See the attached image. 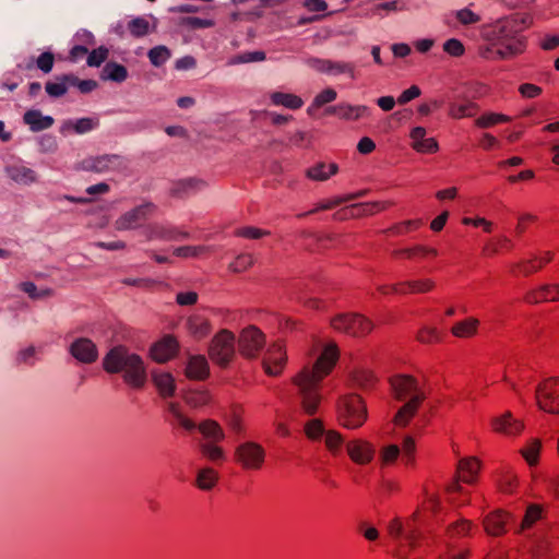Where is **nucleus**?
<instances>
[{"label":"nucleus","instance_id":"obj_1","mask_svg":"<svg viewBox=\"0 0 559 559\" xmlns=\"http://www.w3.org/2000/svg\"><path fill=\"white\" fill-rule=\"evenodd\" d=\"M337 348L334 344L328 345L312 367H305L293 378L298 389L302 411L313 415L321 402L319 386L321 380L329 374L337 359Z\"/></svg>","mask_w":559,"mask_h":559},{"label":"nucleus","instance_id":"obj_2","mask_svg":"<svg viewBox=\"0 0 559 559\" xmlns=\"http://www.w3.org/2000/svg\"><path fill=\"white\" fill-rule=\"evenodd\" d=\"M530 22L528 16L503 17L484 27L483 37L497 47L496 55L500 60L511 59L525 49V37L522 32Z\"/></svg>","mask_w":559,"mask_h":559},{"label":"nucleus","instance_id":"obj_3","mask_svg":"<svg viewBox=\"0 0 559 559\" xmlns=\"http://www.w3.org/2000/svg\"><path fill=\"white\" fill-rule=\"evenodd\" d=\"M393 396L403 405L397 409L393 421L404 427L415 416L419 405L425 401L426 393L418 380L408 374H397L390 380Z\"/></svg>","mask_w":559,"mask_h":559},{"label":"nucleus","instance_id":"obj_4","mask_svg":"<svg viewBox=\"0 0 559 559\" xmlns=\"http://www.w3.org/2000/svg\"><path fill=\"white\" fill-rule=\"evenodd\" d=\"M103 366L109 373L123 371L126 382L134 388H141L145 382L146 373L142 359L122 346L110 349L104 358Z\"/></svg>","mask_w":559,"mask_h":559},{"label":"nucleus","instance_id":"obj_5","mask_svg":"<svg viewBox=\"0 0 559 559\" xmlns=\"http://www.w3.org/2000/svg\"><path fill=\"white\" fill-rule=\"evenodd\" d=\"M308 438L323 441L329 451L345 450L346 454H374L373 447L366 441L352 440L344 441L336 431H326L319 419H311L305 426Z\"/></svg>","mask_w":559,"mask_h":559},{"label":"nucleus","instance_id":"obj_6","mask_svg":"<svg viewBox=\"0 0 559 559\" xmlns=\"http://www.w3.org/2000/svg\"><path fill=\"white\" fill-rule=\"evenodd\" d=\"M388 532L397 544L399 552L396 556L399 559H406L402 554L403 549H415L418 545V540L423 538L421 531L412 520H408L404 524L399 518H395L388 524Z\"/></svg>","mask_w":559,"mask_h":559},{"label":"nucleus","instance_id":"obj_7","mask_svg":"<svg viewBox=\"0 0 559 559\" xmlns=\"http://www.w3.org/2000/svg\"><path fill=\"white\" fill-rule=\"evenodd\" d=\"M338 419L349 429L360 427L367 418L366 405L357 394L342 396L337 404Z\"/></svg>","mask_w":559,"mask_h":559},{"label":"nucleus","instance_id":"obj_8","mask_svg":"<svg viewBox=\"0 0 559 559\" xmlns=\"http://www.w3.org/2000/svg\"><path fill=\"white\" fill-rule=\"evenodd\" d=\"M210 358L221 367H227L235 356V335L228 330H221L209 346Z\"/></svg>","mask_w":559,"mask_h":559},{"label":"nucleus","instance_id":"obj_9","mask_svg":"<svg viewBox=\"0 0 559 559\" xmlns=\"http://www.w3.org/2000/svg\"><path fill=\"white\" fill-rule=\"evenodd\" d=\"M170 413L178 426L182 427L187 431H193L198 428L202 436L212 443H216L224 438V432L221 426L212 419H206L197 426L195 423L187 418L175 404L170 405Z\"/></svg>","mask_w":559,"mask_h":559},{"label":"nucleus","instance_id":"obj_10","mask_svg":"<svg viewBox=\"0 0 559 559\" xmlns=\"http://www.w3.org/2000/svg\"><path fill=\"white\" fill-rule=\"evenodd\" d=\"M472 528V523L463 518L451 519L445 525V538L443 543L447 546L448 559H466L468 557V549H456L453 539L466 536Z\"/></svg>","mask_w":559,"mask_h":559},{"label":"nucleus","instance_id":"obj_11","mask_svg":"<svg viewBox=\"0 0 559 559\" xmlns=\"http://www.w3.org/2000/svg\"><path fill=\"white\" fill-rule=\"evenodd\" d=\"M127 167V160L118 154H105L91 156L80 163V168L85 171L107 173Z\"/></svg>","mask_w":559,"mask_h":559},{"label":"nucleus","instance_id":"obj_12","mask_svg":"<svg viewBox=\"0 0 559 559\" xmlns=\"http://www.w3.org/2000/svg\"><path fill=\"white\" fill-rule=\"evenodd\" d=\"M264 344L265 336L263 332L254 325L243 329L239 335V352L246 358H257Z\"/></svg>","mask_w":559,"mask_h":559},{"label":"nucleus","instance_id":"obj_13","mask_svg":"<svg viewBox=\"0 0 559 559\" xmlns=\"http://www.w3.org/2000/svg\"><path fill=\"white\" fill-rule=\"evenodd\" d=\"M332 326L352 336H362L369 333L373 325L360 314H341L332 320Z\"/></svg>","mask_w":559,"mask_h":559},{"label":"nucleus","instance_id":"obj_14","mask_svg":"<svg viewBox=\"0 0 559 559\" xmlns=\"http://www.w3.org/2000/svg\"><path fill=\"white\" fill-rule=\"evenodd\" d=\"M538 406L548 413H559V379H549L536 390Z\"/></svg>","mask_w":559,"mask_h":559},{"label":"nucleus","instance_id":"obj_15","mask_svg":"<svg viewBox=\"0 0 559 559\" xmlns=\"http://www.w3.org/2000/svg\"><path fill=\"white\" fill-rule=\"evenodd\" d=\"M306 63L313 70L332 74V75H340V74H347L350 79H355V70L356 66L354 62H347V61H333L329 59H320V58H308L306 60Z\"/></svg>","mask_w":559,"mask_h":559},{"label":"nucleus","instance_id":"obj_16","mask_svg":"<svg viewBox=\"0 0 559 559\" xmlns=\"http://www.w3.org/2000/svg\"><path fill=\"white\" fill-rule=\"evenodd\" d=\"M491 430L507 438H515L524 430V421L513 416L511 412H504L490 419Z\"/></svg>","mask_w":559,"mask_h":559},{"label":"nucleus","instance_id":"obj_17","mask_svg":"<svg viewBox=\"0 0 559 559\" xmlns=\"http://www.w3.org/2000/svg\"><path fill=\"white\" fill-rule=\"evenodd\" d=\"M155 210L154 204L144 203L123 213L115 222L117 230H130L138 228Z\"/></svg>","mask_w":559,"mask_h":559},{"label":"nucleus","instance_id":"obj_18","mask_svg":"<svg viewBox=\"0 0 559 559\" xmlns=\"http://www.w3.org/2000/svg\"><path fill=\"white\" fill-rule=\"evenodd\" d=\"M286 362V354L281 343H273L263 357L262 365L269 376H278Z\"/></svg>","mask_w":559,"mask_h":559},{"label":"nucleus","instance_id":"obj_19","mask_svg":"<svg viewBox=\"0 0 559 559\" xmlns=\"http://www.w3.org/2000/svg\"><path fill=\"white\" fill-rule=\"evenodd\" d=\"M70 354L82 364H92L98 357V350L93 341L86 337L76 338L69 347Z\"/></svg>","mask_w":559,"mask_h":559},{"label":"nucleus","instance_id":"obj_20","mask_svg":"<svg viewBox=\"0 0 559 559\" xmlns=\"http://www.w3.org/2000/svg\"><path fill=\"white\" fill-rule=\"evenodd\" d=\"M412 147L418 153L431 154L438 151V142L433 138H426V129L415 127L411 131Z\"/></svg>","mask_w":559,"mask_h":559},{"label":"nucleus","instance_id":"obj_21","mask_svg":"<svg viewBox=\"0 0 559 559\" xmlns=\"http://www.w3.org/2000/svg\"><path fill=\"white\" fill-rule=\"evenodd\" d=\"M177 347V341L173 336H166L152 347L151 356L157 362H166L176 354Z\"/></svg>","mask_w":559,"mask_h":559},{"label":"nucleus","instance_id":"obj_22","mask_svg":"<svg viewBox=\"0 0 559 559\" xmlns=\"http://www.w3.org/2000/svg\"><path fill=\"white\" fill-rule=\"evenodd\" d=\"M8 177L14 182L23 186H31L38 180L37 173L24 165H11L5 167Z\"/></svg>","mask_w":559,"mask_h":559},{"label":"nucleus","instance_id":"obj_23","mask_svg":"<svg viewBox=\"0 0 559 559\" xmlns=\"http://www.w3.org/2000/svg\"><path fill=\"white\" fill-rule=\"evenodd\" d=\"M23 122L27 124L33 132H40L52 127L55 119L51 116H45L38 109H29L23 116Z\"/></svg>","mask_w":559,"mask_h":559},{"label":"nucleus","instance_id":"obj_24","mask_svg":"<svg viewBox=\"0 0 559 559\" xmlns=\"http://www.w3.org/2000/svg\"><path fill=\"white\" fill-rule=\"evenodd\" d=\"M404 287H407L412 293H425L433 287V282L430 280L411 281L399 285L379 286L378 289L382 294H388L389 292L404 294L407 292Z\"/></svg>","mask_w":559,"mask_h":559},{"label":"nucleus","instance_id":"obj_25","mask_svg":"<svg viewBox=\"0 0 559 559\" xmlns=\"http://www.w3.org/2000/svg\"><path fill=\"white\" fill-rule=\"evenodd\" d=\"M146 237L148 240L159 239L165 241H178L179 229L171 225L154 223L146 227Z\"/></svg>","mask_w":559,"mask_h":559},{"label":"nucleus","instance_id":"obj_26","mask_svg":"<svg viewBox=\"0 0 559 559\" xmlns=\"http://www.w3.org/2000/svg\"><path fill=\"white\" fill-rule=\"evenodd\" d=\"M210 367L202 355L191 356L188 360L185 373L189 379L203 380L209 376Z\"/></svg>","mask_w":559,"mask_h":559},{"label":"nucleus","instance_id":"obj_27","mask_svg":"<svg viewBox=\"0 0 559 559\" xmlns=\"http://www.w3.org/2000/svg\"><path fill=\"white\" fill-rule=\"evenodd\" d=\"M509 514L502 511H496L488 514L484 520L485 531L489 535L498 536L506 532L509 522Z\"/></svg>","mask_w":559,"mask_h":559},{"label":"nucleus","instance_id":"obj_28","mask_svg":"<svg viewBox=\"0 0 559 559\" xmlns=\"http://www.w3.org/2000/svg\"><path fill=\"white\" fill-rule=\"evenodd\" d=\"M480 468L477 456H463L457 462L459 480L472 483Z\"/></svg>","mask_w":559,"mask_h":559},{"label":"nucleus","instance_id":"obj_29","mask_svg":"<svg viewBox=\"0 0 559 559\" xmlns=\"http://www.w3.org/2000/svg\"><path fill=\"white\" fill-rule=\"evenodd\" d=\"M186 329L194 338L201 340L211 332V323L205 317L195 313L187 318Z\"/></svg>","mask_w":559,"mask_h":559},{"label":"nucleus","instance_id":"obj_30","mask_svg":"<svg viewBox=\"0 0 559 559\" xmlns=\"http://www.w3.org/2000/svg\"><path fill=\"white\" fill-rule=\"evenodd\" d=\"M218 481V472L214 466H203L198 468L195 486L204 491L212 490Z\"/></svg>","mask_w":559,"mask_h":559},{"label":"nucleus","instance_id":"obj_31","mask_svg":"<svg viewBox=\"0 0 559 559\" xmlns=\"http://www.w3.org/2000/svg\"><path fill=\"white\" fill-rule=\"evenodd\" d=\"M151 19L154 22L153 25L150 23L148 19L144 16L133 17L128 22L127 28L133 37L139 38L146 36L156 28V19L153 16H151Z\"/></svg>","mask_w":559,"mask_h":559},{"label":"nucleus","instance_id":"obj_32","mask_svg":"<svg viewBox=\"0 0 559 559\" xmlns=\"http://www.w3.org/2000/svg\"><path fill=\"white\" fill-rule=\"evenodd\" d=\"M477 110V104L466 98H463L462 103L451 102L449 104V115L454 119L473 117Z\"/></svg>","mask_w":559,"mask_h":559},{"label":"nucleus","instance_id":"obj_33","mask_svg":"<svg viewBox=\"0 0 559 559\" xmlns=\"http://www.w3.org/2000/svg\"><path fill=\"white\" fill-rule=\"evenodd\" d=\"M389 205H391L390 202H364L353 204L348 207V210L350 211V216L359 217L365 215H373L380 211L385 210Z\"/></svg>","mask_w":559,"mask_h":559},{"label":"nucleus","instance_id":"obj_34","mask_svg":"<svg viewBox=\"0 0 559 559\" xmlns=\"http://www.w3.org/2000/svg\"><path fill=\"white\" fill-rule=\"evenodd\" d=\"M152 377L156 388L164 397L174 395L176 385L175 379L170 373L153 371Z\"/></svg>","mask_w":559,"mask_h":559},{"label":"nucleus","instance_id":"obj_35","mask_svg":"<svg viewBox=\"0 0 559 559\" xmlns=\"http://www.w3.org/2000/svg\"><path fill=\"white\" fill-rule=\"evenodd\" d=\"M479 321L476 318L469 317L462 321L456 322L451 333L460 338L472 337L477 333Z\"/></svg>","mask_w":559,"mask_h":559},{"label":"nucleus","instance_id":"obj_36","mask_svg":"<svg viewBox=\"0 0 559 559\" xmlns=\"http://www.w3.org/2000/svg\"><path fill=\"white\" fill-rule=\"evenodd\" d=\"M338 170V166L334 163L332 164H324L319 163L310 168L307 169L306 175L311 180L317 181H325L328 180L332 175H335Z\"/></svg>","mask_w":559,"mask_h":559},{"label":"nucleus","instance_id":"obj_37","mask_svg":"<svg viewBox=\"0 0 559 559\" xmlns=\"http://www.w3.org/2000/svg\"><path fill=\"white\" fill-rule=\"evenodd\" d=\"M205 186L206 185L203 180L195 179V178H189V179L180 180L179 182H177L175 185V187L173 188L171 193L175 197L182 198L192 192H197V191L203 189Z\"/></svg>","mask_w":559,"mask_h":559},{"label":"nucleus","instance_id":"obj_38","mask_svg":"<svg viewBox=\"0 0 559 559\" xmlns=\"http://www.w3.org/2000/svg\"><path fill=\"white\" fill-rule=\"evenodd\" d=\"M128 78V70L124 66L117 62H107L103 69V79L116 83H122Z\"/></svg>","mask_w":559,"mask_h":559},{"label":"nucleus","instance_id":"obj_39","mask_svg":"<svg viewBox=\"0 0 559 559\" xmlns=\"http://www.w3.org/2000/svg\"><path fill=\"white\" fill-rule=\"evenodd\" d=\"M271 100L276 106H284L289 109H298L304 104L299 96L282 92L272 93Z\"/></svg>","mask_w":559,"mask_h":559},{"label":"nucleus","instance_id":"obj_40","mask_svg":"<svg viewBox=\"0 0 559 559\" xmlns=\"http://www.w3.org/2000/svg\"><path fill=\"white\" fill-rule=\"evenodd\" d=\"M67 78H70V74L59 75L56 81L47 82L45 85L46 93L53 98L63 96L71 86Z\"/></svg>","mask_w":559,"mask_h":559},{"label":"nucleus","instance_id":"obj_41","mask_svg":"<svg viewBox=\"0 0 559 559\" xmlns=\"http://www.w3.org/2000/svg\"><path fill=\"white\" fill-rule=\"evenodd\" d=\"M370 114L369 107L365 105L353 106L346 103L341 104V119L358 120Z\"/></svg>","mask_w":559,"mask_h":559},{"label":"nucleus","instance_id":"obj_42","mask_svg":"<svg viewBox=\"0 0 559 559\" xmlns=\"http://www.w3.org/2000/svg\"><path fill=\"white\" fill-rule=\"evenodd\" d=\"M147 57L151 63L158 68L170 59L171 52L166 46L159 45L151 48L147 52Z\"/></svg>","mask_w":559,"mask_h":559},{"label":"nucleus","instance_id":"obj_43","mask_svg":"<svg viewBox=\"0 0 559 559\" xmlns=\"http://www.w3.org/2000/svg\"><path fill=\"white\" fill-rule=\"evenodd\" d=\"M98 124L99 121L97 118L85 117L75 121H68L66 122L64 127H72L75 133L83 134L94 130L98 127Z\"/></svg>","mask_w":559,"mask_h":559},{"label":"nucleus","instance_id":"obj_44","mask_svg":"<svg viewBox=\"0 0 559 559\" xmlns=\"http://www.w3.org/2000/svg\"><path fill=\"white\" fill-rule=\"evenodd\" d=\"M508 121H510L509 116H506L502 114H496V112H488V114H485V115L480 116L479 118H477L475 120V124L478 128L486 129V128H490L497 123L508 122Z\"/></svg>","mask_w":559,"mask_h":559},{"label":"nucleus","instance_id":"obj_45","mask_svg":"<svg viewBox=\"0 0 559 559\" xmlns=\"http://www.w3.org/2000/svg\"><path fill=\"white\" fill-rule=\"evenodd\" d=\"M337 97V93L335 90L328 87L320 92L313 99L312 104L308 108V114L312 115L316 108H319L325 104L332 103Z\"/></svg>","mask_w":559,"mask_h":559},{"label":"nucleus","instance_id":"obj_46","mask_svg":"<svg viewBox=\"0 0 559 559\" xmlns=\"http://www.w3.org/2000/svg\"><path fill=\"white\" fill-rule=\"evenodd\" d=\"M266 56L264 51H247L237 56H234L228 64H240V63H250V62H259L265 60Z\"/></svg>","mask_w":559,"mask_h":559},{"label":"nucleus","instance_id":"obj_47","mask_svg":"<svg viewBox=\"0 0 559 559\" xmlns=\"http://www.w3.org/2000/svg\"><path fill=\"white\" fill-rule=\"evenodd\" d=\"M186 402L191 407L200 408L211 402V395L206 391H192L187 395Z\"/></svg>","mask_w":559,"mask_h":559},{"label":"nucleus","instance_id":"obj_48","mask_svg":"<svg viewBox=\"0 0 559 559\" xmlns=\"http://www.w3.org/2000/svg\"><path fill=\"white\" fill-rule=\"evenodd\" d=\"M254 260L252 254L250 253H242L239 254L234 262L229 264V270L235 273H240L246 271L248 267H250L253 264Z\"/></svg>","mask_w":559,"mask_h":559},{"label":"nucleus","instance_id":"obj_49","mask_svg":"<svg viewBox=\"0 0 559 559\" xmlns=\"http://www.w3.org/2000/svg\"><path fill=\"white\" fill-rule=\"evenodd\" d=\"M264 456H235L236 463L246 471L259 469Z\"/></svg>","mask_w":559,"mask_h":559},{"label":"nucleus","instance_id":"obj_50","mask_svg":"<svg viewBox=\"0 0 559 559\" xmlns=\"http://www.w3.org/2000/svg\"><path fill=\"white\" fill-rule=\"evenodd\" d=\"M209 248L204 246H183L174 250V254L179 258H194L204 253Z\"/></svg>","mask_w":559,"mask_h":559},{"label":"nucleus","instance_id":"obj_51","mask_svg":"<svg viewBox=\"0 0 559 559\" xmlns=\"http://www.w3.org/2000/svg\"><path fill=\"white\" fill-rule=\"evenodd\" d=\"M455 17L462 25H473L480 21V16L469 10L468 8H464L461 10L455 11Z\"/></svg>","mask_w":559,"mask_h":559},{"label":"nucleus","instance_id":"obj_52","mask_svg":"<svg viewBox=\"0 0 559 559\" xmlns=\"http://www.w3.org/2000/svg\"><path fill=\"white\" fill-rule=\"evenodd\" d=\"M70 82L71 86H75L80 90L81 93H90L97 87V82L94 80H80L78 76L70 74V78H67Z\"/></svg>","mask_w":559,"mask_h":559},{"label":"nucleus","instance_id":"obj_53","mask_svg":"<svg viewBox=\"0 0 559 559\" xmlns=\"http://www.w3.org/2000/svg\"><path fill=\"white\" fill-rule=\"evenodd\" d=\"M542 516V509L538 506H530L521 523V530L531 527Z\"/></svg>","mask_w":559,"mask_h":559},{"label":"nucleus","instance_id":"obj_54","mask_svg":"<svg viewBox=\"0 0 559 559\" xmlns=\"http://www.w3.org/2000/svg\"><path fill=\"white\" fill-rule=\"evenodd\" d=\"M182 24L191 29L210 28L215 25L214 20L188 16L182 20Z\"/></svg>","mask_w":559,"mask_h":559},{"label":"nucleus","instance_id":"obj_55","mask_svg":"<svg viewBox=\"0 0 559 559\" xmlns=\"http://www.w3.org/2000/svg\"><path fill=\"white\" fill-rule=\"evenodd\" d=\"M443 50L452 57H461L464 51V45L456 38H450L444 41Z\"/></svg>","mask_w":559,"mask_h":559},{"label":"nucleus","instance_id":"obj_56","mask_svg":"<svg viewBox=\"0 0 559 559\" xmlns=\"http://www.w3.org/2000/svg\"><path fill=\"white\" fill-rule=\"evenodd\" d=\"M108 57V49L105 47H98L92 50L87 57V64L90 67H99Z\"/></svg>","mask_w":559,"mask_h":559},{"label":"nucleus","instance_id":"obj_57","mask_svg":"<svg viewBox=\"0 0 559 559\" xmlns=\"http://www.w3.org/2000/svg\"><path fill=\"white\" fill-rule=\"evenodd\" d=\"M236 235L249 239H259L263 236L269 235L267 230H263L257 227L247 226L236 230Z\"/></svg>","mask_w":559,"mask_h":559},{"label":"nucleus","instance_id":"obj_58","mask_svg":"<svg viewBox=\"0 0 559 559\" xmlns=\"http://www.w3.org/2000/svg\"><path fill=\"white\" fill-rule=\"evenodd\" d=\"M55 57L50 51L43 52L36 60V66L44 73H49L53 68Z\"/></svg>","mask_w":559,"mask_h":559},{"label":"nucleus","instance_id":"obj_59","mask_svg":"<svg viewBox=\"0 0 559 559\" xmlns=\"http://www.w3.org/2000/svg\"><path fill=\"white\" fill-rule=\"evenodd\" d=\"M199 295L195 292H180L176 296V302L180 306H192L198 302Z\"/></svg>","mask_w":559,"mask_h":559},{"label":"nucleus","instance_id":"obj_60","mask_svg":"<svg viewBox=\"0 0 559 559\" xmlns=\"http://www.w3.org/2000/svg\"><path fill=\"white\" fill-rule=\"evenodd\" d=\"M427 503L429 504L428 508L433 512L437 523L444 524L445 519L440 513V502L438 498L433 495H427Z\"/></svg>","mask_w":559,"mask_h":559},{"label":"nucleus","instance_id":"obj_61","mask_svg":"<svg viewBox=\"0 0 559 559\" xmlns=\"http://www.w3.org/2000/svg\"><path fill=\"white\" fill-rule=\"evenodd\" d=\"M39 150L43 153H52L57 150V141L52 135H43L39 141Z\"/></svg>","mask_w":559,"mask_h":559},{"label":"nucleus","instance_id":"obj_62","mask_svg":"<svg viewBox=\"0 0 559 559\" xmlns=\"http://www.w3.org/2000/svg\"><path fill=\"white\" fill-rule=\"evenodd\" d=\"M525 300L531 304H537L540 301H548V295L545 292V285L538 289L528 292L525 296Z\"/></svg>","mask_w":559,"mask_h":559},{"label":"nucleus","instance_id":"obj_63","mask_svg":"<svg viewBox=\"0 0 559 559\" xmlns=\"http://www.w3.org/2000/svg\"><path fill=\"white\" fill-rule=\"evenodd\" d=\"M420 88L417 85H412L405 90L397 98V103L401 105L407 104L420 95Z\"/></svg>","mask_w":559,"mask_h":559},{"label":"nucleus","instance_id":"obj_64","mask_svg":"<svg viewBox=\"0 0 559 559\" xmlns=\"http://www.w3.org/2000/svg\"><path fill=\"white\" fill-rule=\"evenodd\" d=\"M417 338L421 343L429 344V343L438 341L439 335H438V332L436 331V329L424 328L423 330L419 331Z\"/></svg>","mask_w":559,"mask_h":559}]
</instances>
